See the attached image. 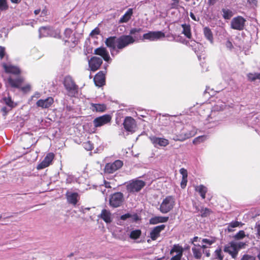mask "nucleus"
I'll return each instance as SVG.
<instances>
[{
	"label": "nucleus",
	"mask_w": 260,
	"mask_h": 260,
	"mask_svg": "<svg viewBox=\"0 0 260 260\" xmlns=\"http://www.w3.org/2000/svg\"><path fill=\"white\" fill-rule=\"evenodd\" d=\"M168 217L156 216L150 219V223L152 224H155L160 222H165L168 221Z\"/></svg>",
	"instance_id": "28"
},
{
	"label": "nucleus",
	"mask_w": 260,
	"mask_h": 260,
	"mask_svg": "<svg viewBox=\"0 0 260 260\" xmlns=\"http://www.w3.org/2000/svg\"><path fill=\"white\" fill-rule=\"evenodd\" d=\"M215 258L218 260H223L224 255L222 254L221 248H218L214 251Z\"/></svg>",
	"instance_id": "38"
},
{
	"label": "nucleus",
	"mask_w": 260,
	"mask_h": 260,
	"mask_svg": "<svg viewBox=\"0 0 260 260\" xmlns=\"http://www.w3.org/2000/svg\"><path fill=\"white\" fill-rule=\"evenodd\" d=\"M181 257H180L179 255H175L173 256L170 260H180Z\"/></svg>",
	"instance_id": "60"
},
{
	"label": "nucleus",
	"mask_w": 260,
	"mask_h": 260,
	"mask_svg": "<svg viewBox=\"0 0 260 260\" xmlns=\"http://www.w3.org/2000/svg\"><path fill=\"white\" fill-rule=\"evenodd\" d=\"M216 2V0H208V4L210 6L214 5Z\"/></svg>",
	"instance_id": "61"
},
{
	"label": "nucleus",
	"mask_w": 260,
	"mask_h": 260,
	"mask_svg": "<svg viewBox=\"0 0 260 260\" xmlns=\"http://www.w3.org/2000/svg\"><path fill=\"white\" fill-rule=\"evenodd\" d=\"M102 62V58L96 56L92 57L88 60L89 67L91 71L94 72L99 69Z\"/></svg>",
	"instance_id": "12"
},
{
	"label": "nucleus",
	"mask_w": 260,
	"mask_h": 260,
	"mask_svg": "<svg viewBox=\"0 0 260 260\" xmlns=\"http://www.w3.org/2000/svg\"><path fill=\"white\" fill-rule=\"evenodd\" d=\"M245 236V232L243 231H240L235 236V239L240 240Z\"/></svg>",
	"instance_id": "48"
},
{
	"label": "nucleus",
	"mask_w": 260,
	"mask_h": 260,
	"mask_svg": "<svg viewBox=\"0 0 260 260\" xmlns=\"http://www.w3.org/2000/svg\"><path fill=\"white\" fill-rule=\"evenodd\" d=\"M94 83L99 87L102 86L105 82V73L103 71L99 72L94 78Z\"/></svg>",
	"instance_id": "19"
},
{
	"label": "nucleus",
	"mask_w": 260,
	"mask_h": 260,
	"mask_svg": "<svg viewBox=\"0 0 260 260\" xmlns=\"http://www.w3.org/2000/svg\"><path fill=\"white\" fill-rule=\"evenodd\" d=\"M165 37V34L161 31H149L143 36L142 40H148L150 41H155Z\"/></svg>",
	"instance_id": "10"
},
{
	"label": "nucleus",
	"mask_w": 260,
	"mask_h": 260,
	"mask_svg": "<svg viewBox=\"0 0 260 260\" xmlns=\"http://www.w3.org/2000/svg\"><path fill=\"white\" fill-rule=\"evenodd\" d=\"M41 96V94L40 93L38 92H36L32 96H31V99L30 100H29L28 101V104H32V101L33 100V99L34 98L36 99H39L40 97Z\"/></svg>",
	"instance_id": "50"
},
{
	"label": "nucleus",
	"mask_w": 260,
	"mask_h": 260,
	"mask_svg": "<svg viewBox=\"0 0 260 260\" xmlns=\"http://www.w3.org/2000/svg\"><path fill=\"white\" fill-rule=\"evenodd\" d=\"M5 55V48L0 46V57L2 58Z\"/></svg>",
	"instance_id": "58"
},
{
	"label": "nucleus",
	"mask_w": 260,
	"mask_h": 260,
	"mask_svg": "<svg viewBox=\"0 0 260 260\" xmlns=\"http://www.w3.org/2000/svg\"><path fill=\"white\" fill-rule=\"evenodd\" d=\"M150 139L155 147H157V146L165 147L169 143V141L165 138L152 137L150 138Z\"/></svg>",
	"instance_id": "16"
},
{
	"label": "nucleus",
	"mask_w": 260,
	"mask_h": 260,
	"mask_svg": "<svg viewBox=\"0 0 260 260\" xmlns=\"http://www.w3.org/2000/svg\"><path fill=\"white\" fill-rule=\"evenodd\" d=\"M206 139V137L204 136H200L196 138L193 141V143L195 144H197L199 143L205 141Z\"/></svg>",
	"instance_id": "47"
},
{
	"label": "nucleus",
	"mask_w": 260,
	"mask_h": 260,
	"mask_svg": "<svg viewBox=\"0 0 260 260\" xmlns=\"http://www.w3.org/2000/svg\"><path fill=\"white\" fill-rule=\"evenodd\" d=\"M192 251L194 257L196 259H200L202 255V253L200 245L194 244V246L192 248Z\"/></svg>",
	"instance_id": "24"
},
{
	"label": "nucleus",
	"mask_w": 260,
	"mask_h": 260,
	"mask_svg": "<svg viewBox=\"0 0 260 260\" xmlns=\"http://www.w3.org/2000/svg\"><path fill=\"white\" fill-rule=\"evenodd\" d=\"M247 3L252 8L257 6V1L256 0H247Z\"/></svg>",
	"instance_id": "51"
},
{
	"label": "nucleus",
	"mask_w": 260,
	"mask_h": 260,
	"mask_svg": "<svg viewBox=\"0 0 260 260\" xmlns=\"http://www.w3.org/2000/svg\"><path fill=\"white\" fill-rule=\"evenodd\" d=\"M199 238L198 237H194L192 241V244L194 246V244H196L195 243L198 241Z\"/></svg>",
	"instance_id": "63"
},
{
	"label": "nucleus",
	"mask_w": 260,
	"mask_h": 260,
	"mask_svg": "<svg viewBox=\"0 0 260 260\" xmlns=\"http://www.w3.org/2000/svg\"><path fill=\"white\" fill-rule=\"evenodd\" d=\"M120 219L122 220H127L129 222H137L139 217L137 214L126 213L121 216Z\"/></svg>",
	"instance_id": "21"
},
{
	"label": "nucleus",
	"mask_w": 260,
	"mask_h": 260,
	"mask_svg": "<svg viewBox=\"0 0 260 260\" xmlns=\"http://www.w3.org/2000/svg\"><path fill=\"white\" fill-rule=\"evenodd\" d=\"M183 28V34L188 38H190L191 36L190 32V26L188 24H183L181 25Z\"/></svg>",
	"instance_id": "33"
},
{
	"label": "nucleus",
	"mask_w": 260,
	"mask_h": 260,
	"mask_svg": "<svg viewBox=\"0 0 260 260\" xmlns=\"http://www.w3.org/2000/svg\"><path fill=\"white\" fill-rule=\"evenodd\" d=\"M111 213L109 211L103 209L101 212V218L107 223H109L111 221Z\"/></svg>",
	"instance_id": "29"
},
{
	"label": "nucleus",
	"mask_w": 260,
	"mask_h": 260,
	"mask_svg": "<svg viewBox=\"0 0 260 260\" xmlns=\"http://www.w3.org/2000/svg\"><path fill=\"white\" fill-rule=\"evenodd\" d=\"M222 11L223 17L225 19H230L233 15L232 11L229 9H223Z\"/></svg>",
	"instance_id": "39"
},
{
	"label": "nucleus",
	"mask_w": 260,
	"mask_h": 260,
	"mask_svg": "<svg viewBox=\"0 0 260 260\" xmlns=\"http://www.w3.org/2000/svg\"><path fill=\"white\" fill-rule=\"evenodd\" d=\"M142 30L141 28H133L130 31V34L134 35L136 34V32H140Z\"/></svg>",
	"instance_id": "57"
},
{
	"label": "nucleus",
	"mask_w": 260,
	"mask_h": 260,
	"mask_svg": "<svg viewBox=\"0 0 260 260\" xmlns=\"http://www.w3.org/2000/svg\"><path fill=\"white\" fill-rule=\"evenodd\" d=\"M180 173L182 175V177H187V171L184 168L180 169Z\"/></svg>",
	"instance_id": "54"
},
{
	"label": "nucleus",
	"mask_w": 260,
	"mask_h": 260,
	"mask_svg": "<svg viewBox=\"0 0 260 260\" xmlns=\"http://www.w3.org/2000/svg\"><path fill=\"white\" fill-rule=\"evenodd\" d=\"M196 190L198 192L203 199L206 198V194L207 192V188L203 185H200L196 187Z\"/></svg>",
	"instance_id": "30"
},
{
	"label": "nucleus",
	"mask_w": 260,
	"mask_h": 260,
	"mask_svg": "<svg viewBox=\"0 0 260 260\" xmlns=\"http://www.w3.org/2000/svg\"><path fill=\"white\" fill-rule=\"evenodd\" d=\"M240 249V247H238L237 243L232 242L224 246L223 251L231 255L233 258L236 259Z\"/></svg>",
	"instance_id": "5"
},
{
	"label": "nucleus",
	"mask_w": 260,
	"mask_h": 260,
	"mask_svg": "<svg viewBox=\"0 0 260 260\" xmlns=\"http://www.w3.org/2000/svg\"><path fill=\"white\" fill-rule=\"evenodd\" d=\"M194 134L193 132L189 131L187 132H182L180 134H175L172 139L175 141H183L187 139L192 137Z\"/></svg>",
	"instance_id": "13"
},
{
	"label": "nucleus",
	"mask_w": 260,
	"mask_h": 260,
	"mask_svg": "<svg viewBox=\"0 0 260 260\" xmlns=\"http://www.w3.org/2000/svg\"><path fill=\"white\" fill-rule=\"evenodd\" d=\"M113 235L116 238L120 240H124L126 238V233L124 230L122 229H118V230H116L113 232Z\"/></svg>",
	"instance_id": "26"
},
{
	"label": "nucleus",
	"mask_w": 260,
	"mask_h": 260,
	"mask_svg": "<svg viewBox=\"0 0 260 260\" xmlns=\"http://www.w3.org/2000/svg\"><path fill=\"white\" fill-rule=\"evenodd\" d=\"M170 122V119L165 116H160L158 119V124L160 126H166Z\"/></svg>",
	"instance_id": "37"
},
{
	"label": "nucleus",
	"mask_w": 260,
	"mask_h": 260,
	"mask_svg": "<svg viewBox=\"0 0 260 260\" xmlns=\"http://www.w3.org/2000/svg\"><path fill=\"white\" fill-rule=\"evenodd\" d=\"M201 246V249L202 248L203 250L208 248V246L206 245V244H203V243H202V245H200ZM204 251H203V252Z\"/></svg>",
	"instance_id": "64"
},
{
	"label": "nucleus",
	"mask_w": 260,
	"mask_h": 260,
	"mask_svg": "<svg viewBox=\"0 0 260 260\" xmlns=\"http://www.w3.org/2000/svg\"><path fill=\"white\" fill-rule=\"evenodd\" d=\"M225 106V104H217L215 106L214 108L215 110H222L224 108Z\"/></svg>",
	"instance_id": "52"
},
{
	"label": "nucleus",
	"mask_w": 260,
	"mask_h": 260,
	"mask_svg": "<svg viewBox=\"0 0 260 260\" xmlns=\"http://www.w3.org/2000/svg\"><path fill=\"white\" fill-rule=\"evenodd\" d=\"M74 38L72 37V30L70 28H66L63 33L62 40L65 42H73Z\"/></svg>",
	"instance_id": "23"
},
{
	"label": "nucleus",
	"mask_w": 260,
	"mask_h": 260,
	"mask_svg": "<svg viewBox=\"0 0 260 260\" xmlns=\"http://www.w3.org/2000/svg\"><path fill=\"white\" fill-rule=\"evenodd\" d=\"M111 119L110 115L105 114L95 118L93 121V124L95 127H99L110 123Z\"/></svg>",
	"instance_id": "8"
},
{
	"label": "nucleus",
	"mask_w": 260,
	"mask_h": 260,
	"mask_svg": "<svg viewBox=\"0 0 260 260\" xmlns=\"http://www.w3.org/2000/svg\"><path fill=\"white\" fill-rule=\"evenodd\" d=\"M123 126L125 129L132 133L136 131L137 124L135 120L132 117L127 116L124 119Z\"/></svg>",
	"instance_id": "9"
},
{
	"label": "nucleus",
	"mask_w": 260,
	"mask_h": 260,
	"mask_svg": "<svg viewBox=\"0 0 260 260\" xmlns=\"http://www.w3.org/2000/svg\"><path fill=\"white\" fill-rule=\"evenodd\" d=\"M123 200V195L121 192L114 193L110 198V205L114 208L120 207L122 205Z\"/></svg>",
	"instance_id": "6"
},
{
	"label": "nucleus",
	"mask_w": 260,
	"mask_h": 260,
	"mask_svg": "<svg viewBox=\"0 0 260 260\" xmlns=\"http://www.w3.org/2000/svg\"><path fill=\"white\" fill-rule=\"evenodd\" d=\"M164 229H153L150 232V238L152 240H155L160 236V233Z\"/></svg>",
	"instance_id": "34"
},
{
	"label": "nucleus",
	"mask_w": 260,
	"mask_h": 260,
	"mask_svg": "<svg viewBox=\"0 0 260 260\" xmlns=\"http://www.w3.org/2000/svg\"><path fill=\"white\" fill-rule=\"evenodd\" d=\"M240 260H256L254 256L248 254H244Z\"/></svg>",
	"instance_id": "46"
},
{
	"label": "nucleus",
	"mask_w": 260,
	"mask_h": 260,
	"mask_svg": "<svg viewBox=\"0 0 260 260\" xmlns=\"http://www.w3.org/2000/svg\"><path fill=\"white\" fill-rule=\"evenodd\" d=\"M134 38L130 35H123L119 38L115 37H110L107 39L105 43L106 45L110 48L112 55L117 47L118 49H122L129 44L134 43Z\"/></svg>",
	"instance_id": "1"
},
{
	"label": "nucleus",
	"mask_w": 260,
	"mask_h": 260,
	"mask_svg": "<svg viewBox=\"0 0 260 260\" xmlns=\"http://www.w3.org/2000/svg\"><path fill=\"white\" fill-rule=\"evenodd\" d=\"M202 242L203 243H205L206 245H211L212 243H213L214 242L207 239H203L202 240Z\"/></svg>",
	"instance_id": "55"
},
{
	"label": "nucleus",
	"mask_w": 260,
	"mask_h": 260,
	"mask_svg": "<svg viewBox=\"0 0 260 260\" xmlns=\"http://www.w3.org/2000/svg\"><path fill=\"white\" fill-rule=\"evenodd\" d=\"M8 9L7 0H0V10L5 11Z\"/></svg>",
	"instance_id": "44"
},
{
	"label": "nucleus",
	"mask_w": 260,
	"mask_h": 260,
	"mask_svg": "<svg viewBox=\"0 0 260 260\" xmlns=\"http://www.w3.org/2000/svg\"><path fill=\"white\" fill-rule=\"evenodd\" d=\"M23 81V80L22 78L20 77H18L16 78H14L12 77H9L7 80L8 84L11 87L17 88H18L20 87Z\"/></svg>",
	"instance_id": "17"
},
{
	"label": "nucleus",
	"mask_w": 260,
	"mask_h": 260,
	"mask_svg": "<svg viewBox=\"0 0 260 260\" xmlns=\"http://www.w3.org/2000/svg\"><path fill=\"white\" fill-rule=\"evenodd\" d=\"M204 34L206 38L210 43H213V35L211 29L207 27H206L204 28Z\"/></svg>",
	"instance_id": "35"
},
{
	"label": "nucleus",
	"mask_w": 260,
	"mask_h": 260,
	"mask_svg": "<svg viewBox=\"0 0 260 260\" xmlns=\"http://www.w3.org/2000/svg\"><path fill=\"white\" fill-rule=\"evenodd\" d=\"M175 204L176 200L174 197L168 196L162 200L159 210L162 213H167L173 209Z\"/></svg>",
	"instance_id": "2"
},
{
	"label": "nucleus",
	"mask_w": 260,
	"mask_h": 260,
	"mask_svg": "<svg viewBox=\"0 0 260 260\" xmlns=\"http://www.w3.org/2000/svg\"><path fill=\"white\" fill-rule=\"evenodd\" d=\"M94 54L101 56L107 62H109L111 60L109 53L105 48L100 47L96 48L94 50Z\"/></svg>",
	"instance_id": "18"
},
{
	"label": "nucleus",
	"mask_w": 260,
	"mask_h": 260,
	"mask_svg": "<svg viewBox=\"0 0 260 260\" xmlns=\"http://www.w3.org/2000/svg\"><path fill=\"white\" fill-rule=\"evenodd\" d=\"M78 194L76 192H68L67 193V198L68 201L73 205H76L78 201Z\"/></svg>",
	"instance_id": "22"
},
{
	"label": "nucleus",
	"mask_w": 260,
	"mask_h": 260,
	"mask_svg": "<svg viewBox=\"0 0 260 260\" xmlns=\"http://www.w3.org/2000/svg\"><path fill=\"white\" fill-rule=\"evenodd\" d=\"M99 33V30H98V29H95L91 31V32L90 35H97V34H98Z\"/></svg>",
	"instance_id": "62"
},
{
	"label": "nucleus",
	"mask_w": 260,
	"mask_h": 260,
	"mask_svg": "<svg viewBox=\"0 0 260 260\" xmlns=\"http://www.w3.org/2000/svg\"><path fill=\"white\" fill-rule=\"evenodd\" d=\"M145 185V182L140 180H133L127 183L126 189L129 192L139 191Z\"/></svg>",
	"instance_id": "4"
},
{
	"label": "nucleus",
	"mask_w": 260,
	"mask_h": 260,
	"mask_svg": "<svg viewBox=\"0 0 260 260\" xmlns=\"http://www.w3.org/2000/svg\"><path fill=\"white\" fill-rule=\"evenodd\" d=\"M187 182V177H182V180L181 182V186L182 188H184L186 186Z\"/></svg>",
	"instance_id": "53"
},
{
	"label": "nucleus",
	"mask_w": 260,
	"mask_h": 260,
	"mask_svg": "<svg viewBox=\"0 0 260 260\" xmlns=\"http://www.w3.org/2000/svg\"><path fill=\"white\" fill-rule=\"evenodd\" d=\"M49 37H52L55 38H60L61 36H60L59 30L57 29H54L52 28H51V31Z\"/></svg>",
	"instance_id": "41"
},
{
	"label": "nucleus",
	"mask_w": 260,
	"mask_h": 260,
	"mask_svg": "<svg viewBox=\"0 0 260 260\" xmlns=\"http://www.w3.org/2000/svg\"><path fill=\"white\" fill-rule=\"evenodd\" d=\"M141 232L139 230L133 231L130 234V238L133 239H137L140 236Z\"/></svg>",
	"instance_id": "40"
},
{
	"label": "nucleus",
	"mask_w": 260,
	"mask_h": 260,
	"mask_svg": "<svg viewBox=\"0 0 260 260\" xmlns=\"http://www.w3.org/2000/svg\"><path fill=\"white\" fill-rule=\"evenodd\" d=\"M3 101L5 102V103L9 107L11 108L14 107V103L12 101V99L10 97H5L3 98Z\"/></svg>",
	"instance_id": "42"
},
{
	"label": "nucleus",
	"mask_w": 260,
	"mask_h": 260,
	"mask_svg": "<svg viewBox=\"0 0 260 260\" xmlns=\"http://www.w3.org/2000/svg\"><path fill=\"white\" fill-rule=\"evenodd\" d=\"M54 158V154L52 153H48L44 160L37 166L38 170H41L48 167Z\"/></svg>",
	"instance_id": "15"
},
{
	"label": "nucleus",
	"mask_w": 260,
	"mask_h": 260,
	"mask_svg": "<svg viewBox=\"0 0 260 260\" xmlns=\"http://www.w3.org/2000/svg\"><path fill=\"white\" fill-rule=\"evenodd\" d=\"M3 66L5 71L7 73H10L14 75H18L20 74L21 71L20 69L16 66H12L11 64H7L6 63H4Z\"/></svg>",
	"instance_id": "20"
},
{
	"label": "nucleus",
	"mask_w": 260,
	"mask_h": 260,
	"mask_svg": "<svg viewBox=\"0 0 260 260\" xmlns=\"http://www.w3.org/2000/svg\"><path fill=\"white\" fill-rule=\"evenodd\" d=\"M53 102L54 100L52 97H48L44 100L40 99L38 100L36 103V105L38 107L46 109L49 108L52 105Z\"/></svg>",
	"instance_id": "14"
},
{
	"label": "nucleus",
	"mask_w": 260,
	"mask_h": 260,
	"mask_svg": "<svg viewBox=\"0 0 260 260\" xmlns=\"http://www.w3.org/2000/svg\"><path fill=\"white\" fill-rule=\"evenodd\" d=\"M211 212V211L207 208H203L200 211L201 215L202 217H207L209 216Z\"/></svg>",
	"instance_id": "43"
},
{
	"label": "nucleus",
	"mask_w": 260,
	"mask_h": 260,
	"mask_svg": "<svg viewBox=\"0 0 260 260\" xmlns=\"http://www.w3.org/2000/svg\"><path fill=\"white\" fill-rule=\"evenodd\" d=\"M190 17L192 19H193V20L194 21H199V17H196L193 14V13L192 12H190Z\"/></svg>",
	"instance_id": "59"
},
{
	"label": "nucleus",
	"mask_w": 260,
	"mask_h": 260,
	"mask_svg": "<svg viewBox=\"0 0 260 260\" xmlns=\"http://www.w3.org/2000/svg\"><path fill=\"white\" fill-rule=\"evenodd\" d=\"M51 28L47 26L42 27L39 29L40 37H49Z\"/></svg>",
	"instance_id": "25"
},
{
	"label": "nucleus",
	"mask_w": 260,
	"mask_h": 260,
	"mask_svg": "<svg viewBox=\"0 0 260 260\" xmlns=\"http://www.w3.org/2000/svg\"><path fill=\"white\" fill-rule=\"evenodd\" d=\"M225 46L227 48H228L229 49H230V50L232 49V48L233 47L232 42L229 40H228L226 42Z\"/></svg>",
	"instance_id": "56"
},
{
	"label": "nucleus",
	"mask_w": 260,
	"mask_h": 260,
	"mask_svg": "<svg viewBox=\"0 0 260 260\" xmlns=\"http://www.w3.org/2000/svg\"><path fill=\"white\" fill-rule=\"evenodd\" d=\"M243 225V224L241 222H239L238 221H233L229 223L228 228H237L238 226H242Z\"/></svg>",
	"instance_id": "45"
},
{
	"label": "nucleus",
	"mask_w": 260,
	"mask_h": 260,
	"mask_svg": "<svg viewBox=\"0 0 260 260\" xmlns=\"http://www.w3.org/2000/svg\"><path fill=\"white\" fill-rule=\"evenodd\" d=\"M183 248L179 244H175L172 249L170 251V254H173L174 252H177V254L176 255H179L182 257L183 254Z\"/></svg>",
	"instance_id": "31"
},
{
	"label": "nucleus",
	"mask_w": 260,
	"mask_h": 260,
	"mask_svg": "<svg viewBox=\"0 0 260 260\" xmlns=\"http://www.w3.org/2000/svg\"><path fill=\"white\" fill-rule=\"evenodd\" d=\"M133 14V10L129 9L123 16L120 18V22L123 23L127 22L131 18Z\"/></svg>",
	"instance_id": "32"
},
{
	"label": "nucleus",
	"mask_w": 260,
	"mask_h": 260,
	"mask_svg": "<svg viewBox=\"0 0 260 260\" xmlns=\"http://www.w3.org/2000/svg\"><path fill=\"white\" fill-rule=\"evenodd\" d=\"M91 106V109L93 111L104 112L106 109V106L104 104L92 103Z\"/></svg>",
	"instance_id": "27"
},
{
	"label": "nucleus",
	"mask_w": 260,
	"mask_h": 260,
	"mask_svg": "<svg viewBox=\"0 0 260 260\" xmlns=\"http://www.w3.org/2000/svg\"><path fill=\"white\" fill-rule=\"evenodd\" d=\"M83 146L84 148L88 151L91 150L93 148L92 145L89 141L84 143Z\"/></svg>",
	"instance_id": "49"
},
{
	"label": "nucleus",
	"mask_w": 260,
	"mask_h": 260,
	"mask_svg": "<svg viewBox=\"0 0 260 260\" xmlns=\"http://www.w3.org/2000/svg\"><path fill=\"white\" fill-rule=\"evenodd\" d=\"M247 77L250 81H254L257 79L260 80V73H249L247 74Z\"/></svg>",
	"instance_id": "36"
},
{
	"label": "nucleus",
	"mask_w": 260,
	"mask_h": 260,
	"mask_svg": "<svg viewBox=\"0 0 260 260\" xmlns=\"http://www.w3.org/2000/svg\"><path fill=\"white\" fill-rule=\"evenodd\" d=\"M246 20L242 16H237L234 18L231 22V27L232 29L241 30L244 28Z\"/></svg>",
	"instance_id": "7"
},
{
	"label": "nucleus",
	"mask_w": 260,
	"mask_h": 260,
	"mask_svg": "<svg viewBox=\"0 0 260 260\" xmlns=\"http://www.w3.org/2000/svg\"><path fill=\"white\" fill-rule=\"evenodd\" d=\"M122 165L123 162L120 160H117L113 163H108L105 167V172L109 174L113 173L120 169Z\"/></svg>",
	"instance_id": "11"
},
{
	"label": "nucleus",
	"mask_w": 260,
	"mask_h": 260,
	"mask_svg": "<svg viewBox=\"0 0 260 260\" xmlns=\"http://www.w3.org/2000/svg\"><path fill=\"white\" fill-rule=\"evenodd\" d=\"M63 84L69 96H75L78 93V86L71 77L66 76L64 79Z\"/></svg>",
	"instance_id": "3"
}]
</instances>
